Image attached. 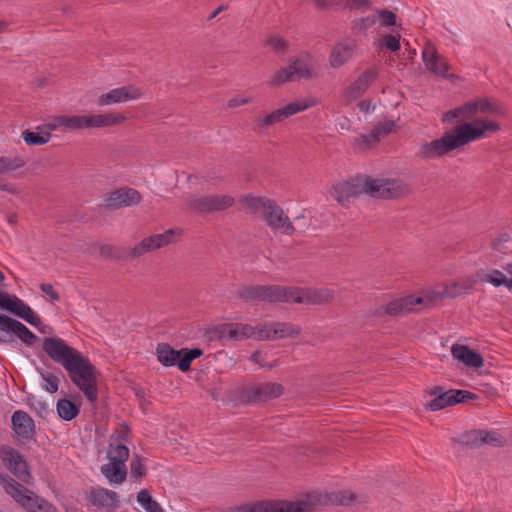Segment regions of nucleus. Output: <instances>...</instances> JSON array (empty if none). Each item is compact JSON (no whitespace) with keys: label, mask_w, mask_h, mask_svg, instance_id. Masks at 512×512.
Masks as SVG:
<instances>
[{"label":"nucleus","mask_w":512,"mask_h":512,"mask_svg":"<svg viewBox=\"0 0 512 512\" xmlns=\"http://www.w3.org/2000/svg\"><path fill=\"white\" fill-rule=\"evenodd\" d=\"M482 430H472L461 436V443L469 448H479L483 446Z\"/></svg>","instance_id":"42"},{"label":"nucleus","mask_w":512,"mask_h":512,"mask_svg":"<svg viewBox=\"0 0 512 512\" xmlns=\"http://www.w3.org/2000/svg\"><path fill=\"white\" fill-rule=\"evenodd\" d=\"M418 304H424L427 307L430 306L427 295L422 297L409 295L395 299L385 306V313L390 316L402 315L414 311V306Z\"/></svg>","instance_id":"25"},{"label":"nucleus","mask_w":512,"mask_h":512,"mask_svg":"<svg viewBox=\"0 0 512 512\" xmlns=\"http://www.w3.org/2000/svg\"><path fill=\"white\" fill-rule=\"evenodd\" d=\"M379 140L371 131L369 134H362L355 139V143L359 145L362 149H367L372 145L376 144Z\"/></svg>","instance_id":"50"},{"label":"nucleus","mask_w":512,"mask_h":512,"mask_svg":"<svg viewBox=\"0 0 512 512\" xmlns=\"http://www.w3.org/2000/svg\"><path fill=\"white\" fill-rule=\"evenodd\" d=\"M499 129L500 126L494 121L476 118L473 122H465L445 131L441 137L432 141L422 140L414 156L424 162L436 160L472 141L485 137L487 132L494 133Z\"/></svg>","instance_id":"2"},{"label":"nucleus","mask_w":512,"mask_h":512,"mask_svg":"<svg viewBox=\"0 0 512 512\" xmlns=\"http://www.w3.org/2000/svg\"><path fill=\"white\" fill-rule=\"evenodd\" d=\"M20 318L32 326H39L42 322L41 318L32 310L30 306L26 307Z\"/></svg>","instance_id":"51"},{"label":"nucleus","mask_w":512,"mask_h":512,"mask_svg":"<svg viewBox=\"0 0 512 512\" xmlns=\"http://www.w3.org/2000/svg\"><path fill=\"white\" fill-rule=\"evenodd\" d=\"M484 280L495 287L505 286L510 290L512 289V281H510V278H507L506 275L499 270H493L491 273L486 274Z\"/></svg>","instance_id":"40"},{"label":"nucleus","mask_w":512,"mask_h":512,"mask_svg":"<svg viewBox=\"0 0 512 512\" xmlns=\"http://www.w3.org/2000/svg\"><path fill=\"white\" fill-rule=\"evenodd\" d=\"M378 72L375 68L366 69L347 89L345 90V98L353 101L360 98L370 85L376 80Z\"/></svg>","instance_id":"26"},{"label":"nucleus","mask_w":512,"mask_h":512,"mask_svg":"<svg viewBox=\"0 0 512 512\" xmlns=\"http://www.w3.org/2000/svg\"><path fill=\"white\" fill-rule=\"evenodd\" d=\"M43 380L42 388L47 392L53 394L58 391L59 379L52 373L45 372L41 373Z\"/></svg>","instance_id":"44"},{"label":"nucleus","mask_w":512,"mask_h":512,"mask_svg":"<svg viewBox=\"0 0 512 512\" xmlns=\"http://www.w3.org/2000/svg\"><path fill=\"white\" fill-rule=\"evenodd\" d=\"M179 234L180 232L178 230L169 229L163 233L154 234L144 238L140 243L129 250H122L112 245H102L100 247V254L105 258L111 259H119L124 255H127L130 258H137L147 252L159 249L175 242Z\"/></svg>","instance_id":"5"},{"label":"nucleus","mask_w":512,"mask_h":512,"mask_svg":"<svg viewBox=\"0 0 512 512\" xmlns=\"http://www.w3.org/2000/svg\"><path fill=\"white\" fill-rule=\"evenodd\" d=\"M422 59L427 70L435 75L449 78V64L444 56L438 53L433 43L428 41L422 50Z\"/></svg>","instance_id":"21"},{"label":"nucleus","mask_w":512,"mask_h":512,"mask_svg":"<svg viewBox=\"0 0 512 512\" xmlns=\"http://www.w3.org/2000/svg\"><path fill=\"white\" fill-rule=\"evenodd\" d=\"M58 416L65 421H71L80 412V408L74 402L68 399H59L56 404Z\"/></svg>","instance_id":"35"},{"label":"nucleus","mask_w":512,"mask_h":512,"mask_svg":"<svg viewBox=\"0 0 512 512\" xmlns=\"http://www.w3.org/2000/svg\"><path fill=\"white\" fill-rule=\"evenodd\" d=\"M89 503L99 510L114 512L119 507V495L112 490L102 487H92L86 491Z\"/></svg>","instance_id":"19"},{"label":"nucleus","mask_w":512,"mask_h":512,"mask_svg":"<svg viewBox=\"0 0 512 512\" xmlns=\"http://www.w3.org/2000/svg\"><path fill=\"white\" fill-rule=\"evenodd\" d=\"M318 76L317 61L309 53H301L297 58L291 59L287 67L276 71L270 78L271 86H278L286 82L299 79H313Z\"/></svg>","instance_id":"6"},{"label":"nucleus","mask_w":512,"mask_h":512,"mask_svg":"<svg viewBox=\"0 0 512 512\" xmlns=\"http://www.w3.org/2000/svg\"><path fill=\"white\" fill-rule=\"evenodd\" d=\"M235 203L230 195L212 194L205 196H193L187 201L189 209L202 214H210L224 211Z\"/></svg>","instance_id":"13"},{"label":"nucleus","mask_w":512,"mask_h":512,"mask_svg":"<svg viewBox=\"0 0 512 512\" xmlns=\"http://www.w3.org/2000/svg\"><path fill=\"white\" fill-rule=\"evenodd\" d=\"M236 297L246 303H256L259 301L270 303L286 302L287 287L279 285L241 286L236 291Z\"/></svg>","instance_id":"9"},{"label":"nucleus","mask_w":512,"mask_h":512,"mask_svg":"<svg viewBox=\"0 0 512 512\" xmlns=\"http://www.w3.org/2000/svg\"><path fill=\"white\" fill-rule=\"evenodd\" d=\"M22 136L27 145L39 146L46 144L50 140L51 133L48 131L33 132L26 130L22 133Z\"/></svg>","instance_id":"38"},{"label":"nucleus","mask_w":512,"mask_h":512,"mask_svg":"<svg viewBox=\"0 0 512 512\" xmlns=\"http://www.w3.org/2000/svg\"><path fill=\"white\" fill-rule=\"evenodd\" d=\"M0 459L3 465L23 483L29 484L32 476L23 456L14 448L3 445L0 447Z\"/></svg>","instance_id":"15"},{"label":"nucleus","mask_w":512,"mask_h":512,"mask_svg":"<svg viewBox=\"0 0 512 512\" xmlns=\"http://www.w3.org/2000/svg\"><path fill=\"white\" fill-rule=\"evenodd\" d=\"M375 15L379 18L382 26L396 25V14L392 11L386 9L377 10Z\"/></svg>","instance_id":"49"},{"label":"nucleus","mask_w":512,"mask_h":512,"mask_svg":"<svg viewBox=\"0 0 512 512\" xmlns=\"http://www.w3.org/2000/svg\"><path fill=\"white\" fill-rule=\"evenodd\" d=\"M227 9L226 5H220L218 8H216L208 17L209 20L215 18L220 12Z\"/></svg>","instance_id":"60"},{"label":"nucleus","mask_w":512,"mask_h":512,"mask_svg":"<svg viewBox=\"0 0 512 512\" xmlns=\"http://www.w3.org/2000/svg\"><path fill=\"white\" fill-rule=\"evenodd\" d=\"M468 104L472 107L470 109V114L472 115V117L477 112L493 115H503L504 113L502 107L498 103L491 102L486 98L478 99L475 102H468Z\"/></svg>","instance_id":"34"},{"label":"nucleus","mask_w":512,"mask_h":512,"mask_svg":"<svg viewBox=\"0 0 512 512\" xmlns=\"http://www.w3.org/2000/svg\"><path fill=\"white\" fill-rule=\"evenodd\" d=\"M9 332H11L10 329L6 328L5 325L0 324V342L10 343L13 341Z\"/></svg>","instance_id":"58"},{"label":"nucleus","mask_w":512,"mask_h":512,"mask_svg":"<svg viewBox=\"0 0 512 512\" xmlns=\"http://www.w3.org/2000/svg\"><path fill=\"white\" fill-rule=\"evenodd\" d=\"M137 501L146 512H164L160 504L152 498L147 489H142L138 492Z\"/></svg>","instance_id":"37"},{"label":"nucleus","mask_w":512,"mask_h":512,"mask_svg":"<svg viewBox=\"0 0 512 512\" xmlns=\"http://www.w3.org/2000/svg\"><path fill=\"white\" fill-rule=\"evenodd\" d=\"M211 334L220 341H242L249 338L258 340V325L251 326L241 322L222 323L216 325Z\"/></svg>","instance_id":"12"},{"label":"nucleus","mask_w":512,"mask_h":512,"mask_svg":"<svg viewBox=\"0 0 512 512\" xmlns=\"http://www.w3.org/2000/svg\"><path fill=\"white\" fill-rule=\"evenodd\" d=\"M353 499V494L347 491H339L335 494H333V497L330 498V500L333 503H337L340 505H349L350 502Z\"/></svg>","instance_id":"52"},{"label":"nucleus","mask_w":512,"mask_h":512,"mask_svg":"<svg viewBox=\"0 0 512 512\" xmlns=\"http://www.w3.org/2000/svg\"><path fill=\"white\" fill-rule=\"evenodd\" d=\"M131 475L135 478H142L146 475V467L138 455H134L130 462Z\"/></svg>","instance_id":"48"},{"label":"nucleus","mask_w":512,"mask_h":512,"mask_svg":"<svg viewBox=\"0 0 512 512\" xmlns=\"http://www.w3.org/2000/svg\"><path fill=\"white\" fill-rule=\"evenodd\" d=\"M452 356L468 367L475 369L484 365V359L480 353L470 349L466 345L454 344L451 348Z\"/></svg>","instance_id":"28"},{"label":"nucleus","mask_w":512,"mask_h":512,"mask_svg":"<svg viewBox=\"0 0 512 512\" xmlns=\"http://www.w3.org/2000/svg\"><path fill=\"white\" fill-rule=\"evenodd\" d=\"M301 328L285 322H270L258 325V341L277 340L300 334Z\"/></svg>","instance_id":"17"},{"label":"nucleus","mask_w":512,"mask_h":512,"mask_svg":"<svg viewBox=\"0 0 512 512\" xmlns=\"http://www.w3.org/2000/svg\"><path fill=\"white\" fill-rule=\"evenodd\" d=\"M52 129L63 132L87 129L86 115H61L53 119Z\"/></svg>","instance_id":"29"},{"label":"nucleus","mask_w":512,"mask_h":512,"mask_svg":"<svg viewBox=\"0 0 512 512\" xmlns=\"http://www.w3.org/2000/svg\"><path fill=\"white\" fill-rule=\"evenodd\" d=\"M158 361L166 367L177 366L182 372L190 369L191 362L203 355L199 348L175 350L167 343H159L156 347Z\"/></svg>","instance_id":"10"},{"label":"nucleus","mask_w":512,"mask_h":512,"mask_svg":"<svg viewBox=\"0 0 512 512\" xmlns=\"http://www.w3.org/2000/svg\"><path fill=\"white\" fill-rule=\"evenodd\" d=\"M429 393L431 396H434V399L425 405L426 410L438 411L454 405L451 390L445 391L443 387L435 386Z\"/></svg>","instance_id":"31"},{"label":"nucleus","mask_w":512,"mask_h":512,"mask_svg":"<svg viewBox=\"0 0 512 512\" xmlns=\"http://www.w3.org/2000/svg\"><path fill=\"white\" fill-rule=\"evenodd\" d=\"M335 293L329 288L287 287L286 302L304 305H323L331 302Z\"/></svg>","instance_id":"11"},{"label":"nucleus","mask_w":512,"mask_h":512,"mask_svg":"<svg viewBox=\"0 0 512 512\" xmlns=\"http://www.w3.org/2000/svg\"><path fill=\"white\" fill-rule=\"evenodd\" d=\"M451 393H452V397H453V404H458V403H465V402H468L470 400H475L478 398V396L474 393H471L470 391H467V390H454V389H451Z\"/></svg>","instance_id":"47"},{"label":"nucleus","mask_w":512,"mask_h":512,"mask_svg":"<svg viewBox=\"0 0 512 512\" xmlns=\"http://www.w3.org/2000/svg\"><path fill=\"white\" fill-rule=\"evenodd\" d=\"M107 457L110 462L125 465L129 458V449L121 443H111L107 452Z\"/></svg>","instance_id":"36"},{"label":"nucleus","mask_w":512,"mask_h":512,"mask_svg":"<svg viewBox=\"0 0 512 512\" xmlns=\"http://www.w3.org/2000/svg\"><path fill=\"white\" fill-rule=\"evenodd\" d=\"M125 120L126 117L121 113L86 114L87 129L111 127Z\"/></svg>","instance_id":"30"},{"label":"nucleus","mask_w":512,"mask_h":512,"mask_svg":"<svg viewBox=\"0 0 512 512\" xmlns=\"http://www.w3.org/2000/svg\"><path fill=\"white\" fill-rule=\"evenodd\" d=\"M313 105H314V103L309 100H297V101L291 102L282 108L272 111L269 114L255 118L254 129L262 130L265 127L279 123L288 117H291L299 112H302Z\"/></svg>","instance_id":"14"},{"label":"nucleus","mask_w":512,"mask_h":512,"mask_svg":"<svg viewBox=\"0 0 512 512\" xmlns=\"http://www.w3.org/2000/svg\"><path fill=\"white\" fill-rule=\"evenodd\" d=\"M375 22H376V15L374 14L373 16H368V17L360 18V19L356 20L355 26L358 27L359 29H367V28L373 26Z\"/></svg>","instance_id":"54"},{"label":"nucleus","mask_w":512,"mask_h":512,"mask_svg":"<svg viewBox=\"0 0 512 512\" xmlns=\"http://www.w3.org/2000/svg\"><path fill=\"white\" fill-rule=\"evenodd\" d=\"M508 242V235H502L501 237L492 241V247L494 250L503 252L507 247L505 244Z\"/></svg>","instance_id":"55"},{"label":"nucleus","mask_w":512,"mask_h":512,"mask_svg":"<svg viewBox=\"0 0 512 512\" xmlns=\"http://www.w3.org/2000/svg\"><path fill=\"white\" fill-rule=\"evenodd\" d=\"M4 489L27 512H58L57 508L14 479L3 478Z\"/></svg>","instance_id":"7"},{"label":"nucleus","mask_w":512,"mask_h":512,"mask_svg":"<svg viewBox=\"0 0 512 512\" xmlns=\"http://www.w3.org/2000/svg\"><path fill=\"white\" fill-rule=\"evenodd\" d=\"M242 201L251 214L264 220L272 230L280 231L285 235H292L296 232L289 217L274 200L247 195Z\"/></svg>","instance_id":"4"},{"label":"nucleus","mask_w":512,"mask_h":512,"mask_svg":"<svg viewBox=\"0 0 512 512\" xmlns=\"http://www.w3.org/2000/svg\"><path fill=\"white\" fill-rule=\"evenodd\" d=\"M277 365H278L277 361H274L273 363H270V364L266 363L265 368L271 370L272 368L276 367Z\"/></svg>","instance_id":"63"},{"label":"nucleus","mask_w":512,"mask_h":512,"mask_svg":"<svg viewBox=\"0 0 512 512\" xmlns=\"http://www.w3.org/2000/svg\"><path fill=\"white\" fill-rule=\"evenodd\" d=\"M101 473L111 484H121L127 476L126 465L110 462L101 466Z\"/></svg>","instance_id":"32"},{"label":"nucleus","mask_w":512,"mask_h":512,"mask_svg":"<svg viewBox=\"0 0 512 512\" xmlns=\"http://www.w3.org/2000/svg\"><path fill=\"white\" fill-rule=\"evenodd\" d=\"M264 46L269 47L271 51L278 55H283L288 50V42L278 35L268 36L264 41Z\"/></svg>","instance_id":"39"},{"label":"nucleus","mask_w":512,"mask_h":512,"mask_svg":"<svg viewBox=\"0 0 512 512\" xmlns=\"http://www.w3.org/2000/svg\"><path fill=\"white\" fill-rule=\"evenodd\" d=\"M33 407L36 411V413L41 417L44 418L46 414L48 413V406L44 401H37L33 404Z\"/></svg>","instance_id":"56"},{"label":"nucleus","mask_w":512,"mask_h":512,"mask_svg":"<svg viewBox=\"0 0 512 512\" xmlns=\"http://www.w3.org/2000/svg\"><path fill=\"white\" fill-rule=\"evenodd\" d=\"M251 360L257 365H259L261 368L266 367V362L264 361L261 352L258 350L252 353Z\"/></svg>","instance_id":"59"},{"label":"nucleus","mask_w":512,"mask_h":512,"mask_svg":"<svg viewBox=\"0 0 512 512\" xmlns=\"http://www.w3.org/2000/svg\"><path fill=\"white\" fill-rule=\"evenodd\" d=\"M40 289L43 293L49 296L52 302H57L60 299L59 294L55 291L52 284L42 283L40 284Z\"/></svg>","instance_id":"53"},{"label":"nucleus","mask_w":512,"mask_h":512,"mask_svg":"<svg viewBox=\"0 0 512 512\" xmlns=\"http://www.w3.org/2000/svg\"><path fill=\"white\" fill-rule=\"evenodd\" d=\"M313 505L308 501L260 500L235 506L230 512H312Z\"/></svg>","instance_id":"8"},{"label":"nucleus","mask_w":512,"mask_h":512,"mask_svg":"<svg viewBox=\"0 0 512 512\" xmlns=\"http://www.w3.org/2000/svg\"><path fill=\"white\" fill-rule=\"evenodd\" d=\"M471 108L472 107L468 103H466L463 106L449 110L443 115L442 121L450 123L453 120L460 118V117L470 119V118H472V115L470 114Z\"/></svg>","instance_id":"41"},{"label":"nucleus","mask_w":512,"mask_h":512,"mask_svg":"<svg viewBox=\"0 0 512 512\" xmlns=\"http://www.w3.org/2000/svg\"><path fill=\"white\" fill-rule=\"evenodd\" d=\"M27 306V304H25L15 295H9L6 292H2V296L0 298V308L20 318Z\"/></svg>","instance_id":"33"},{"label":"nucleus","mask_w":512,"mask_h":512,"mask_svg":"<svg viewBox=\"0 0 512 512\" xmlns=\"http://www.w3.org/2000/svg\"><path fill=\"white\" fill-rule=\"evenodd\" d=\"M141 200L142 196L139 191L123 187L107 194L103 199V205L106 208L118 209L137 205Z\"/></svg>","instance_id":"20"},{"label":"nucleus","mask_w":512,"mask_h":512,"mask_svg":"<svg viewBox=\"0 0 512 512\" xmlns=\"http://www.w3.org/2000/svg\"><path fill=\"white\" fill-rule=\"evenodd\" d=\"M481 438H482L483 445H489V446H493V447H501L505 444L504 437L501 434L494 432V431L490 432V431L482 430Z\"/></svg>","instance_id":"43"},{"label":"nucleus","mask_w":512,"mask_h":512,"mask_svg":"<svg viewBox=\"0 0 512 512\" xmlns=\"http://www.w3.org/2000/svg\"><path fill=\"white\" fill-rule=\"evenodd\" d=\"M11 427L15 438L22 444L34 440L36 434L32 417L23 410H16L11 416Z\"/></svg>","instance_id":"18"},{"label":"nucleus","mask_w":512,"mask_h":512,"mask_svg":"<svg viewBox=\"0 0 512 512\" xmlns=\"http://www.w3.org/2000/svg\"><path fill=\"white\" fill-rule=\"evenodd\" d=\"M357 53V42L351 37H344L332 46L328 62L334 68H340L355 57Z\"/></svg>","instance_id":"16"},{"label":"nucleus","mask_w":512,"mask_h":512,"mask_svg":"<svg viewBox=\"0 0 512 512\" xmlns=\"http://www.w3.org/2000/svg\"><path fill=\"white\" fill-rule=\"evenodd\" d=\"M380 45L390 51H397L400 49V36L386 34L382 37Z\"/></svg>","instance_id":"46"},{"label":"nucleus","mask_w":512,"mask_h":512,"mask_svg":"<svg viewBox=\"0 0 512 512\" xmlns=\"http://www.w3.org/2000/svg\"><path fill=\"white\" fill-rule=\"evenodd\" d=\"M474 285L475 281L472 279L457 280L447 284L442 291H431L426 295L430 306H432L435 302L444 297L455 298L467 293L474 287Z\"/></svg>","instance_id":"23"},{"label":"nucleus","mask_w":512,"mask_h":512,"mask_svg":"<svg viewBox=\"0 0 512 512\" xmlns=\"http://www.w3.org/2000/svg\"><path fill=\"white\" fill-rule=\"evenodd\" d=\"M395 127V123L392 120H384L379 123H377L374 128L372 129V132L377 137L378 140H380L381 137H384L392 132L393 128Z\"/></svg>","instance_id":"45"},{"label":"nucleus","mask_w":512,"mask_h":512,"mask_svg":"<svg viewBox=\"0 0 512 512\" xmlns=\"http://www.w3.org/2000/svg\"><path fill=\"white\" fill-rule=\"evenodd\" d=\"M42 349L51 360L67 371L71 381L90 402L93 403L97 400L98 372L87 357L58 337L44 338Z\"/></svg>","instance_id":"1"},{"label":"nucleus","mask_w":512,"mask_h":512,"mask_svg":"<svg viewBox=\"0 0 512 512\" xmlns=\"http://www.w3.org/2000/svg\"><path fill=\"white\" fill-rule=\"evenodd\" d=\"M284 387L276 382H266L253 385L246 389L245 397L248 402H266L281 396Z\"/></svg>","instance_id":"22"},{"label":"nucleus","mask_w":512,"mask_h":512,"mask_svg":"<svg viewBox=\"0 0 512 512\" xmlns=\"http://www.w3.org/2000/svg\"><path fill=\"white\" fill-rule=\"evenodd\" d=\"M358 107L360 108L361 111L368 112L370 108V103L367 101H361L359 102Z\"/></svg>","instance_id":"61"},{"label":"nucleus","mask_w":512,"mask_h":512,"mask_svg":"<svg viewBox=\"0 0 512 512\" xmlns=\"http://www.w3.org/2000/svg\"><path fill=\"white\" fill-rule=\"evenodd\" d=\"M6 28V24L2 21H0V33H2Z\"/></svg>","instance_id":"64"},{"label":"nucleus","mask_w":512,"mask_h":512,"mask_svg":"<svg viewBox=\"0 0 512 512\" xmlns=\"http://www.w3.org/2000/svg\"><path fill=\"white\" fill-rule=\"evenodd\" d=\"M141 95L142 93L140 89L132 85H127L112 89L109 92L100 95L97 99V104L99 106H107L115 103H122L138 99Z\"/></svg>","instance_id":"24"},{"label":"nucleus","mask_w":512,"mask_h":512,"mask_svg":"<svg viewBox=\"0 0 512 512\" xmlns=\"http://www.w3.org/2000/svg\"><path fill=\"white\" fill-rule=\"evenodd\" d=\"M250 102H251L250 98L235 97V98H232V99H230L228 101V107L229 108H236V107H239L241 105L248 104Z\"/></svg>","instance_id":"57"},{"label":"nucleus","mask_w":512,"mask_h":512,"mask_svg":"<svg viewBox=\"0 0 512 512\" xmlns=\"http://www.w3.org/2000/svg\"><path fill=\"white\" fill-rule=\"evenodd\" d=\"M0 324H3L6 328L10 329L11 333L16 335L26 345L32 346L35 344L37 336L20 321L7 315L0 314Z\"/></svg>","instance_id":"27"},{"label":"nucleus","mask_w":512,"mask_h":512,"mask_svg":"<svg viewBox=\"0 0 512 512\" xmlns=\"http://www.w3.org/2000/svg\"><path fill=\"white\" fill-rule=\"evenodd\" d=\"M329 193L339 204L345 205L351 197L362 193L374 198L394 199L408 195L410 188L400 179H374L358 176L333 185Z\"/></svg>","instance_id":"3"},{"label":"nucleus","mask_w":512,"mask_h":512,"mask_svg":"<svg viewBox=\"0 0 512 512\" xmlns=\"http://www.w3.org/2000/svg\"><path fill=\"white\" fill-rule=\"evenodd\" d=\"M316 6L318 9L323 10L328 7V2H324V1L316 2Z\"/></svg>","instance_id":"62"}]
</instances>
